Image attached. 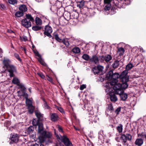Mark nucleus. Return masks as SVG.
<instances>
[{
  "instance_id": "f257e3e1",
  "label": "nucleus",
  "mask_w": 146,
  "mask_h": 146,
  "mask_svg": "<svg viewBox=\"0 0 146 146\" xmlns=\"http://www.w3.org/2000/svg\"><path fill=\"white\" fill-rule=\"evenodd\" d=\"M120 75L118 73H115L113 74L112 71L109 72L106 75V78L108 80H111L110 82L111 85L114 87L115 85L118 84V81L117 79L120 78Z\"/></svg>"
},
{
  "instance_id": "f03ea898",
  "label": "nucleus",
  "mask_w": 146,
  "mask_h": 146,
  "mask_svg": "<svg viewBox=\"0 0 146 146\" xmlns=\"http://www.w3.org/2000/svg\"><path fill=\"white\" fill-rule=\"evenodd\" d=\"M128 72L127 70H124L120 75V78L122 82L121 84L118 83L116 85L120 84L121 88L125 89L127 88L128 85L127 82L129 81V77L127 75Z\"/></svg>"
},
{
  "instance_id": "7ed1b4c3",
  "label": "nucleus",
  "mask_w": 146,
  "mask_h": 146,
  "mask_svg": "<svg viewBox=\"0 0 146 146\" xmlns=\"http://www.w3.org/2000/svg\"><path fill=\"white\" fill-rule=\"evenodd\" d=\"M120 84H118L113 87L114 92L116 94H118L120 96L121 100H125L127 97V94L124 93L123 90L125 89L121 88Z\"/></svg>"
},
{
  "instance_id": "20e7f679",
  "label": "nucleus",
  "mask_w": 146,
  "mask_h": 146,
  "mask_svg": "<svg viewBox=\"0 0 146 146\" xmlns=\"http://www.w3.org/2000/svg\"><path fill=\"white\" fill-rule=\"evenodd\" d=\"M31 21H34L33 18L31 15L27 14L26 18L21 21L22 25L26 28L30 27L31 26Z\"/></svg>"
},
{
  "instance_id": "39448f33",
  "label": "nucleus",
  "mask_w": 146,
  "mask_h": 146,
  "mask_svg": "<svg viewBox=\"0 0 146 146\" xmlns=\"http://www.w3.org/2000/svg\"><path fill=\"white\" fill-rule=\"evenodd\" d=\"M57 139L59 141H62L66 146H72L71 142L70 141L69 139L65 135L60 136L56 134H55Z\"/></svg>"
},
{
  "instance_id": "423d86ee",
  "label": "nucleus",
  "mask_w": 146,
  "mask_h": 146,
  "mask_svg": "<svg viewBox=\"0 0 146 146\" xmlns=\"http://www.w3.org/2000/svg\"><path fill=\"white\" fill-rule=\"evenodd\" d=\"M32 124L34 126H38V133L40 136L45 131L44 130L43 124L41 121H36L35 119H34L32 121Z\"/></svg>"
},
{
  "instance_id": "0eeeda50",
  "label": "nucleus",
  "mask_w": 146,
  "mask_h": 146,
  "mask_svg": "<svg viewBox=\"0 0 146 146\" xmlns=\"http://www.w3.org/2000/svg\"><path fill=\"white\" fill-rule=\"evenodd\" d=\"M52 135L50 133L47 132L45 131L38 137L39 141L41 143L45 141V138H49Z\"/></svg>"
},
{
  "instance_id": "6e6552de",
  "label": "nucleus",
  "mask_w": 146,
  "mask_h": 146,
  "mask_svg": "<svg viewBox=\"0 0 146 146\" xmlns=\"http://www.w3.org/2000/svg\"><path fill=\"white\" fill-rule=\"evenodd\" d=\"M26 103L28 107L29 113H32L33 112L35 107L32 105V101L28 99H27L26 100Z\"/></svg>"
},
{
  "instance_id": "1a4fd4ad",
  "label": "nucleus",
  "mask_w": 146,
  "mask_h": 146,
  "mask_svg": "<svg viewBox=\"0 0 146 146\" xmlns=\"http://www.w3.org/2000/svg\"><path fill=\"white\" fill-rule=\"evenodd\" d=\"M8 72L9 73V75L11 77L14 76L13 73L16 72V67L12 64L6 68Z\"/></svg>"
},
{
  "instance_id": "9d476101",
  "label": "nucleus",
  "mask_w": 146,
  "mask_h": 146,
  "mask_svg": "<svg viewBox=\"0 0 146 146\" xmlns=\"http://www.w3.org/2000/svg\"><path fill=\"white\" fill-rule=\"evenodd\" d=\"M44 33L45 35L49 37H51L52 36L50 34L52 32V30L51 27L46 25L45 26Z\"/></svg>"
},
{
  "instance_id": "9b49d317",
  "label": "nucleus",
  "mask_w": 146,
  "mask_h": 146,
  "mask_svg": "<svg viewBox=\"0 0 146 146\" xmlns=\"http://www.w3.org/2000/svg\"><path fill=\"white\" fill-rule=\"evenodd\" d=\"M104 69V67L100 65L94 67L92 69V71L94 74H98L102 72Z\"/></svg>"
},
{
  "instance_id": "f8f14e48",
  "label": "nucleus",
  "mask_w": 146,
  "mask_h": 146,
  "mask_svg": "<svg viewBox=\"0 0 146 146\" xmlns=\"http://www.w3.org/2000/svg\"><path fill=\"white\" fill-rule=\"evenodd\" d=\"M121 138L123 142L125 143L127 140L130 141L132 137L129 134H123L121 135Z\"/></svg>"
},
{
  "instance_id": "ddd939ff",
  "label": "nucleus",
  "mask_w": 146,
  "mask_h": 146,
  "mask_svg": "<svg viewBox=\"0 0 146 146\" xmlns=\"http://www.w3.org/2000/svg\"><path fill=\"white\" fill-rule=\"evenodd\" d=\"M3 63L6 68L12 64L11 61L9 59L6 57L4 58Z\"/></svg>"
},
{
  "instance_id": "4468645a",
  "label": "nucleus",
  "mask_w": 146,
  "mask_h": 146,
  "mask_svg": "<svg viewBox=\"0 0 146 146\" xmlns=\"http://www.w3.org/2000/svg\"><path fill=\"white\" fill-rule=\"evenodd\" d=\"M90 61L96 64H98L99 63V59L96 55H94L90 59Z\"/></svg>"
},
{
  "instance_id": "2eb2a0df",
  "label": "nucleus",
  "mask_w": 146,
  "mask_h": 146,
  "mask_svg": "<svg viewBox=\"0 0 146 146\" xmlns=\"http://www.w3.org/2000/svg\"><path fill=\"white\" fill-rule=\"evenodd\" d=\"M19 9L20 11L22 12L23 13L27 12V8L26 6L24 4L20 5Z\"/></svg>"
},
{
  "instance_id": "dca6fc26",
  "label": "nucleus",
  "mask_w": 146,
  "mask_h": 146,
  "mask_svg": "<svg viewBox=\"0 0 146 146\" xmlns=\"http://www.w3.org/2000/svg\"><path fill=\"white\" fill-rule=\"evenodd\" d=\"M35 112L36 116L38 119L37 121H42L43 119V115L41 114L40 112L37 111H35Z\"/></svg>"
},
{
  "instance_id": "f3484780",
  "label": "nucleus",
  "mask_w": 146,
  "mask_h": 146,
  "mask_svg": "<svg viewBox=\"0 0 146 146\" xmlns=\"http://www.w3.org/2000/svg\"><path fill=\"white\" fill-rule=\"evenodd\" d=\"M11 140L13 142H17L19 140L18 135L17 134L13 135L11 137Z\"/></svg>"
},
{
  "instance_id": "a211bd4d",
  "label": "nucleus",
  "mask_w": 146,
  "mask_h": 146,
  "mask_svg": "<svg viewBox=\"0 0 146 146\" xmlns=\"http://www.w3.org/2000/svg\"><path fill=\"white\" fill-rule=\"evenodd\" d=\"M58 116L56 113H52L51 115V120L53 121H56L58 120Z\"/></svg>"
},
{
  "instance_id": "6ab92c4d",
  "label": "nucleus",
  "mask_w": 146,
  "mask_h": 146,
  "mask_svg": "<svg viewBox=\"0 0 146 146\" xmlns=\"http://www.w3.org/2000/svg\"><path fill=\"white\" fill-rule=\"evenodd\" d=\"M143 143V140L141 139H136L135 142V144L138 146H141Z\"/></svg>"
},
{
  "instance_id": "aec40b11",
  "label": "nucleus",
  "mask_w": 146,
  "mask_h": 146,
  "mask_svg": "<svg viewBox=\"0 0 146 146\" xmlns=\"http://www.w3.org/2000/svg\"><path fill=\"white\" fill-rule=\"evenodd\" d=\"M35 23L37 25H41L42 24L41 20L38 17H36L35 19Z\"/></svg>"
},
{
  "instance_id": "412c9836",
  "label": "nucleus",
  "mask_w": 146,
  "mask_h": 146,
  "mask_svg": "<svg viewBox=\"0 0 146 146\" xmlns=\"http://www.w3.org/2000/svg\"><path fill=\"white\" fill-rule=\"evenodd\" d=\"M110 99L113 102H116L117 100L116 96L114 94L111 95L110 96Z\"/></svg>"
},
{
  "instance_id": "4be33fe9",
  "label": "nucleus",
  "mask_w": 146,
  "mask_h": 146,
  "mask_svg": "<svg viewBox=\"0 0 146 146\" xmlns=\"http://www.w3.org/2000/svg\"><path fill=\"white\" fill-rule=\"evenodd\" d=\"M72 51L73 53L76 54L79 53L80 52V49L78 47H75L73 48Z\"/></svg>"
},
{
  "instance_id": "5701e85b",
  "label": "nucleus",
  "mask_w": 146,
  "mask_h": 146,
  "mask_svg": "<svg viewBox=\"0 0 146 146\" xmlns=\"http://www.w3.org/2000/svg\"><path fill=\"white\" fill-rule=\"evenodd\" d=\"M24 13L20 11L17 12L15 14V16L17 17H22Z\"/></svg>"
},
{
  "instance_id": "b1692460",
  "label": "nucleus",
  "mask_w": 146,
  "mask_h": 146,
  "mask_svg": "<svg viewBox=\"0 0 146 146\" xmlns=\"http://www.w3.org/2000/svg\"><path fill=\"white\" fill-rule=\"evenodd\" d=\"M112 59L111 56L110 55H108L104 57V60L106 62L109 61Z\"/></svg>"
},
{
  "instance_id": "393cba45",
  "label": "nucleus",
  "mask_w": 146,
  "mask_h": 146,
  "mask_svg": "<svg viewBox=\"0 0 146 146\" xmlns=\"http://www.w3.org/2000/svg\"><path fill=\"white\" fill-rule=\"evenodd\" d=\"M119 61L117 60L115 61L112 64V67L114 69L117 68L119 65Z\"/></svg>"
},
{
  "instance_id": "a878e982",
  "label": "nucleus",
  "mask_w": 146,
  "mask_h": 146,
  "mask_svg": "<svg viewBox=\"0 0 146 146\" xmlns=\"http://www.w3.org/2000/svg\"><path fill=\"white\" fill-rule=\"evenodd\" d=\"M8 2L10 4L15 5L17 4V0H8Z\"/></svg>"
},
{
  "instance_id": "bb28decb",
  "label": "nucleus",
  "mask_w": 146,
  "mask_h": 146,
  "mask_svg": "<svg viewBox=\"0 0 146 146\" xmlns=\"http://www.w3.org/2000/svg\"><path fill=\"white\" fill-rule=\"evenodd\" d=\"M117 129L119 133L122 132L123 130V125L121 124H119L117 127Z\"/></svg>"
},
{
  "instance_id": "cd10ccee",
  "label": "nucleus",
  "mask_w": 146,
  "mask_h": 146,
  "mask_svg": "<svg viewBox=\"0 0 146 146\" xmlns=\"http://www.w3.org/2000/svg\"><path fill=\"white\" fill-rule=\"evenodd\" d=\"M34 130V128L33 127L31 126L28 127L27 130V133L29 134L32 133L33 132Z\"/></svg>"
},
{
  "instance_id": "c85d7f7f",
  "label": "nucleus",
  "mask_w": 146,
  "mask_h": 146,
  "mask_svg": "<svg viewBox=\"0 0 146 146\" xmlns=\"http://www.w3.org/2000/svg\"><path fill=\"white\" fill-rule=\"evenodd\" d=\"M18 85L19 86V88L21 89V90L22 91V92L25 91L26 88L23 85L20 83Z\"/></svg>"
},
{
  "instance_id": "c756f323",
  "label": "nucleus",
  "mask_w": 146,
  "mask_h": 146,
  "mask_svg": "<svg viewBox=\"0 0 146 146\" xmlns=\"http://www.w3.org/2000/svg\"><path fill=\"white\" fill-rule=\"evenodd\" d=\"M118 52H119V55H122L124 52V50L123 48L121 47L118 48L117 51Z\"/></svg>"
},
{
  "instance_id": "7c9ffc66",
  "label": "nucleus",
  "mask_w": 146,
  "mask_h": 146,
  "mask_svg": "<svg viewBox=\"0 0 146 146\" xmlns=\"http://www.w3.org/2000/svg\"><path fill=\"white\" fill-rule=\"evenodd\" d=\"M12 82L13 84H17V85L20 83L19 80L16 78H14L13 79Z\"/></svg>"
},
{
  "instance_id": "2f4dec72",
  "label": "nucleus",
  "mask_w": 146,
  "mask_h": 146,
  "mask_svg": "<svg viewBox=\"0 0 146 146\" xmlns=\"http://www.w3.org/2000/svg\"><path fill=\"white\" fill-rule=\"evenodd\" d=\"M41 29V27L37 25L34 26L32 28V30L35 31H38Z\"/></svg>"
},
{
  "instance_id": "473e14b6",
  "label": "nucleus",
  "mask_w": 146,
  "mask_h": 146,
  "mask_svg": "<svg viewBox=\"0 0 146 146\" xmlns=\"http://www.w3.org/2000/svg\"><path fill=\"white\" fill-rule=\"evenodd\" d=\"M82 57L83 59L86 60H90V59L89 56L86 54H84L82 55Z\"/></svg>"
},
{
  "instance_id": "72a5a7b5",
  "label": "nucleus",
  "mask_w": 146,
  "mask_h": 146,
  "mask_svg": "<svg viewBox=\"0 0 146 146\" xmlns=\"http://www.w3.org/2000/svg\"><path fill=\"white\" fill-rule=\"evenodd\" d=\"M79 4L77 5V7L80 8L82 7L84 5V1H81L79 2Z\"/></svg>"
},
{
  "instance_id": "f704fd0d",
  "label": "nucleus",
  "mask_w": 146,
  "mask_h": 146,
  "mask_svg": "<svg viewBox=\"0 0 146 146\" xmlns=\"http://www.w3.org/2000/svg\"><path fill=\"white\" fill-rule=\"evenodd\" d=\"M133 67V64L131 63H129L126 66L125 70L128 71V70H129L131 69Z\"/></svg>"
},
{
  "instance_id": "c9c22d12",
  "label": "nucleus",
  "mask_w": 146,
  "mask_h": 146,
  "mask_svg": "<svg viewBox=\"0 0 146 146\" xmlns=\"http://www.w3.org/2000/svg\"><path fill=\"white\" fill-rule=\"evenodd\" d=\"M38 60L40 63V64L43 66H45L46 65V63L44 62L43 60L42 59L41 57L40 58H38Z\"/></svg>"
},
{
  "instance_id": "e433bc0d",
  "label": "nucleus",
  "mask_w": 146,
  "mask_h": 146,
  "mask_svg": "<svg viewBox=\"0 0 146 146\" xmlns=\"http://www.w3.org/2000/svg\"><path fill=\"white\" fill-rule=\"evenodd\" d=\"M22 92V96H23L26 99V100L27 99H28V95L27 93L26 92V91H23Z\"/></svg>"
},
{
  "instance_id": "4c0bfd02",
  "label": "nucleus",
  "mask_w": 146,
  "mask_h": 146,
  "mask_svg": "<svg viewBox=\"0 0 146 146\" xmlns=\"http://www.w3.org/2000/svg\"><path fill=\"white\" fill-rule=\"evenodd\" d=\"M63 43L64 44L67 46H68L69 45V42L66 39H63L62 41Z\"/></svg>"
},
{
  "instance_id": "58836bf2",
  "label": "nucleus",
  "mask_w": 146,
  "mask_h": 146,
  "mask_svg": "<svg viewBox=\"0 0 146 146\" xmlns=\"http://www.w3.org/2000/svg\"><path fill=\"white\" fill-rule=\"evenodd\" d=\"M107 4L104 8V10L106 11L109 10L110 9L111 6L110 4Z\"/></svg>"
},
{
  "instance_id": "ea45409f",
  "label": "nucleus",
  "mask_w": 146,
  "mask_h": 146,
  "mask_svg": "<svg viewBox=\"0 0 146 146\" xmlns=\"http://www.w3.org/2000/svg\"><path fill=\"white\" fill-rule=\"evenodd\" d=\"M14 56L15 57V58L17 60H19L20 62L21 61V59L20 58L19 55L18 54H17L16 53H15L14 54Z\"/></svg>"
},
{
  "instance_id": "a19ab883",
  "label": "nucleus",
  "mask_w": 146,
  "mask_h": 146,
  "mask_svg": "<svg viewBox=\"0 0 146 146\" xmlns=\"http://www.w3.org/2000/svg\"><path fill=\"white\" fill-rule=\"evenodd\" d=\"M37 74L41 78L44 79L45 78V76L41 72H38Z\"/></svg>"
},
{
  "instance_id": "79ce46f5",
  "label": "nucleus",
  "mask_w": 146,
  "mask_h": 146,
  "mask_svg": "<svg viewBox=\"0 0 146 146\" xmlns=\"http://www.w3.org/2000/svg\"><path fill=\"white\" fill-rule=\"evenodd\" d=\"M44 108L45 109H49V106H48L46 102L44 100Z\"/></svg>"
},
{
  "instance_id": "37998d69",
  "label": "nucleus",
  "mask_w": 146,
  "mask_h": 146,
  "mask_svg": "<svg viewBox=\"0 0 146 146\" xmlns=\"http://www.w3.org/2000/svg\"><path fill=\"white\" fill-rule=\"evenodd\" d=\"M108 109L110 110L113 111V110L112 104H110L108 105Z\"/></svg>"
},
{
  "instance_id": "c03bdc74",
  "label": "nucleus",
  "mask_w": 146,
  "mask_h": 146,
  "mask_svg": "<svg viewBox=\"0 0 146 146\" xmlns=\"http://www.w3.org/2000/svg\"><path fill=\"white\" fill-rule=\"evenodd\" d=\"M80 16H81L80 20L81 21H84L86 19V15H82V16L80 15Z\"/></svg>"
},
{
  "instance_id": "a18cd8bd",
  "label": "nucleus",
  "mask_w": 146,
  "mask_h": 146,
  "mask_svg": "<svg viewBox=\"0 0 146 146\" xmlns=\"http://www.w3.org/2000/svg\"><path fill=\"white\" fill-rule=\"evenodd\" d=\"M21 40L23 41H26L27 40V37L25 36H23L22 37H21Z\"/></svg>"
},
{
  "instance_id": "49530a36",
  "label": "nucleus",
  "mask_w": 146,
  "mask_h": 146,
  "mask_svg": "<svg viewBox=\"0 0 146 146\" xmlns=\"http://www.w3.org/2000/svg\"><path fill=\"white\" fill-rule=\"evenodd\" d=\"M121 109V107H119L115 110V112L116 113L117 115L118 114L119 112L120 111Z\"/></svg>"
},
{
  "instance_id": "de8ad7c7",
  "label": "nucleus",
  "mask_w": 146,
  "mask_h": 146,
  "mask_svg": "<svg viewBox=\"0 0 146 146\" xmlns=\"http://www.w3.org/2000/svg\"><path fill=\"white\" fill-rule=\"evenodd\" d=\"M86 87V85L85 84H82L80 87V89L81 90H83Z\"/></svg>"
},
{
  "instance_id": "09e8293b",
  "label": "nucleus",
  "mask_w": 146,
  "mask_h": 146,
  "mask_svg": "<svg viewBox=\"0 0 146 146\" xmlns=\"http://www.w3.org/2000/svg\"><path fill=\"white\" fill-rule=\"evenodd\" d=\"M57 109L61 112L63 113L64 112L63 109L61 108L58 106L56 107Z\"/></svg>"
},
{
  "instance_id": "8fccbe9b",
  "label": "nucleus",
  "mask_w": 146,
  "mask_h": 146,
  "mask_svg": "<svg viewBox=\"0 0 146 146\" xmlns=\"http://www.w3.org/2000/svg\"><path fill=\"white\" fill-rule=\"evenodd\" d=\"M54 38L56 40L58 41H59L61 40L57 35H54Z\"/></svg>"
},
{
  "instance_id": "3c124183",
  "label": "nucleus",
  "mask_w": 146,
  "mask_h": 146,
  "mask_svg": "<svg viewBox=\"0 0 146 146\" xmlns=\"http://www.w3.org/2000/svg\"><path fill=\"white\" fill-rule=\"evenodd\" d=\"M47 79L48 81L50 82L51 83L53 84L54 82L52 79L49 76H47Z\"/></svg>"
},
{
  "instance_id": "603ef678",
  "label": "nucleus",
  "mask_w": 146,
  "mask_h": 146,
  "mask_svg": "<svg viewBox=\"0 0 146 146\" xmlns=\"http://www.w3.org/2000/svg\"><path fill=\"white\" fill-rule=\"evenodd\" d=\"M58 130L60 132H63V130L61 127L59 126H58Z\"/></svg>"
},
{
  "instance_id": "864d4df0",
  "label": "nucleus",
  "mask_w": 146,
  "mask_h": 146,
  "mask_svg": "<svg viewBox=\"0 0 146 146\" xmlns=\"http://www.w3.org/2000/svg\"><path fill=\"white\" fill-rule=\"evenodd\" d=\"M112 0H104V2L106 4H110Z\"/></svg>"
},
{
  "instance_id": "5fc2aeb1",
  "label": "nucleus",
  "mask_w": 146,
  "mask_h": 146,
  "mask_svg": "<svg viewBox=\"0 0 146 146\" xmlns=\"http://www.w3.org/2000/svg\"><path fill=\"white\" fill-rule=\"evenodd\" d=\"M17 93L18 94V96L21 97L22 96V93L21 94L20 91H17Z\"/></svg>"
},
{
  "instance_id": "6e6d98bb",
  "label": "nucleus",
  "mask_w": 146,
  "mask_h": 146,
  "mask_svg": "<svg viewBox=\"0 0 146 146\" xmlns=\"http://www.w3.org/2000/svg\"><path fill=\"white\" fill-rule=\"evenodd\" d=\"M0 7L2 9H3L5 8L4 5H3V4H0Z\"/></svg>"
},
{
  "instance_id": "4d7b16f0",
  "label": "nucleus",
  "mask_w": 146,
  "mask_h": 146,
  "mask_svg": "<svg viewBox=\"0 0 146 146\" xmlns=\"http://www.w3.org/2000/svg\"><path fill=\"white\" fill-rule=\"evenodd\" d=\"M36 55L38 57V58H40L41 57V56L38 52H37L36 53Z\"/></svg>"
},
{
  "instance_id": "13d9d810",
  "label": "nucleus",
  "mask_w": 146,
  "mask_h": 146,
  "mask_svg": "<svg viewBox=\"0 0 146 146\" xmlns=\"http://www.w3.org/2000/svg\"><path fill=\"white\" fill-rule=\"evenodd\" d=\"M144 135H145V134H143V133H142L141 134H140V136L141 137H143V136L145 137V136Z\"/></svg>"
},
{
  "instance_id": "bf43d9fd",
  "label": "nucleus",
  "mask_w": 146,
  "mask_h": 146,
  "mask_svg": "<svg viewBox=\"0 0 146 146\" xmlns=\"http://www.w3.org/2000/svg\"><path fill=\"white\" fill-rule=\"evenodd\" d=\"M92 107H91L89 109H87V110H88V111H91V110H92Z\"/></svg>"
},
{
  "instance_id": "052dcab7",
  "label": "nucleus",
  "mask_w": 146,
  "mask_h": 146,
  "mask_svg": "<svg viewBox=\"0 0 146 146\" xmlns=\"http://www.w3.org/2000/svg\"><path fill=\"white\" fill-rule=\"evenodd\" d=\"M74 128L76 130H79V129H77V128H76V127H75V126H74Z\"/></svg>"
},
{
  "instance_id": "680f3d73",
  "label": "nucleus",
  "mask_w": 146,
  "mask_h": 146,
  "mask_svg": "<svg viewBox=\"0 0 146 146\" xmlns=\"http://www.w3.org/2000/svg\"><path fill=\"white\" fill-rule=\"evenodd\" d=\"M0 53H3V50L2 49L0 48Z\"/></svg>"
},
{
  "instance_id": "e2e57ef3",
  "label": "nucleus",
  "mask_w": 146,
  "mask_h": 146,
  "mask_svg": "<svg viewBox=\"0 0 146 146\" xmlns=\"http://www.w3.org/2000/svg\"><path fill=\"white\" fill-rule=\"evenodd\" d=\"M31 88H29V92H30V93H31Z\"/></svg>"
},
{
  "instance_id": "0e129e2a",
  "label": "nucleus",
  "mask_w": 146,
  "mask_h": 146,
  "mask_svg": "<svg viewBox=\"0 0 146 146\" xmlns=\"http://www.w3.org/2000/svg\"><path fill=\"white\" fill-rule=\"evenodd\" d=\"M140 50H141V51H142V52H143V48H140Z\"/></svg>"
},
{
  "instance_id": "69168bd1",
  "label": "nucleus",
  "mask_w": 146,
  "mask_h": 146,
  "mask_svg": "<svg viewBox=\"0 0 146 146\" xmlns=\"http://www.w3.org/2000/svg\"><path fill=\"white\" fill-rule=\"evenodd\" d=\"M22 50H24L25 52V51H26L25 49V48H23Z\"/></svg>"
},
{
  "instance_id": "338daca9",
  "label": "nucleus",
  "mask_w": 146,
  "mask_h": 146,
  "mask_svg": "<svg viewBox=\"0 0 146 146\" xmlns=\"http://www.w3.org/2000/svg\"><path fill=\"white\" fill-rule=\"evenodd\" d=\"M40 146H45L44 145H43L42 144H41L40 145Z\"/></svg>"
},
{
  "instance_id": "774afa93",
  "label": "nucleus",
  "mask_w": 146,
  "mask_h": 146,
  "mask_svg": "<svg viewBox=\"0 0 146 146\" xmlns=\"http://www.w3.org/2000/svg\"><path fill=\"white\" fill-rule=\"evenodd\" d=\"M33 146H38L37 144L34 145Z\"/></svg>"
}]
</instances>
